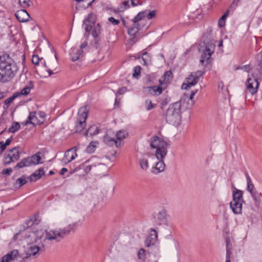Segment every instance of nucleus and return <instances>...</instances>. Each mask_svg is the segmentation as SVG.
<instances>
[{"label": "nucleus", "instance_id": "f257e3e1", "mask_svg": "<svg viewBox=\"0 0 262 262\" xmlns=\"http://www.w3.org/2000/svg\"><path fill=\"white\" fill-rule=\"evenodd\" d=\"M18 70L17 66L9 55L0 56V81L5 82L12 79Z\"/></svg>", "mask_w": 262, "mask_h": 262}, {"label": "nucleus", "instance_id": "f03ea898", "mask_svg": "<svg viewBox=\"0 0 262 262\" xmlns=\"http://www.w3.org/2000/svg\"><path fill=\"white\" fill-rule=\"evenodd\" d=\"M150 146L157 149L156 156L158 160H161L157 163L154 168V169L157 170L156 173L163 171L165 168V164L162 160L167 153V143L162 139L155 137L150 142ZM153 172H155L154 170Z\"/></svg>", "mask_w": 262, "mask_h": 262}, {"label": "nucleus", "instance_id": "7ed1b4c3", "mask_svg": "<svg viewBox=\"0 0 262 262\" xmlns=\"http://www.w3.org/2000/svg\"><path fill=\"white\" fill-rule=\"evenodd\" d=\"M187 96L182 97L180 100L171 104L167 110L166 119L167 122L173 125L178 124L181 120V108L182 101L187 99Z\"/></svg>", "mask_w": 262, "mask_h": 262}, {"label": "nucleus", "instance_id": "20e7f679", "mask_svg": "<svg viewBox=\"0 0 262 262\" xmlns=\"http://www.w3.org/2000/svg\"><path fill=\"white\" fill-rule=\"evenodd\" d=\"M96 16L93 13H90L86 18L83 20V27L85 30V36L89 35L92 30V35L93 37H97L101 32L99 24H95Z\"/></svg>", "mask_w": 262, "mask_h": 262}, {"label": "nucleus", "instance_id": "39448f33", "mask_svg": "<svg viewBox=\"0 0 262 262\" xmlns=\"http://www.w3.org/2000/svg\"><path fill=\"white\" fill-rule=\"evenodd\" d=\"M205 47H201L199 50L202 51L200 62L203 66H206L210 62V57L215 49L214 41H211L206 43L204 42Z\"/></svg>", "mask_w": 262, "mask_h": 262}, {"label": "nucleus", "instance_id": "423d86ee", "mask_svg": "<svg viewBox=\"0 0 262 262\" xmlns=\"http://www.w3.org/2000/svg\"><path fill=\"white\" fill-rule=\"evenodd\" d=\"M20 157V148L15 147L8 150L4 155L3 164L5 166L10 164L17 161Z\"/></svg>", "mask_w": 262, "mask_h": 262}, {"label": "nucleus", "instance_id": "0eeeda50", "mask_svg": "<svg viewBox=\"0 0 262 262\" xmlns=\"http://www.w3.org/2000/svg\"><path fill=\"white\" fill-rule=\"evenodd\" d=\"M204 72L202 71H198L195 72L191 73L185 79V82L182 85V89L187 90L192 86L195 85L200 77L202 76Z\"/></svg>", "mask_w": 262, "mask_h": 262}, {"label": "nucleus", "instance_id": "6e6552de", "mask_svg": "<svg viewBox=\"0 0 262 262\" xmlns=\"http://www.w3.org/2000/svg\"><path fill=\"white\" fill-rule=\"evenodd\" d=\"M78 124L76 126L77 133L81 132L85 127V120L88 117V110L86 106L80 108L78 111Z\"/></svg>", "mask_w": 262, "mask_h": 262}, {"label": "nucleus", "instance_id": "1a4fd4ad", "mask_svg": "<svg viewBox=\"0 0 262 262\" xmlns=\"http://www.w3.org/2000/svg\"><path fill=\"white\" fill-rule=\"evenodd\" d=\"M45 234L42 230L28 231L26 233L24 236V241L28 244H33L41 239Z\"/></svg>", "mask_w": 262, "mask_h": 262}, {"label": "nucleus", "instance_id": "9d476101", "mask_svg": "<svg viewBox=\"0 0 262 262\" xmlns=\"http://www.w3.org/2000/svg\"><path fill=\"white\" fill-rule=\"evenodd\" d=\"M40 247L38 245L33 244H28L25 249V256L22 255L21 259L28 258L31 256H35L39 253Z\"/></svg>", "mask_w": 262, "mask_h": 262}, {"label": "nucleus", "instance_id": "9b49d317", "mask_svg": "<svg viewBox=\"0 0 262 262\" xmlns=\"http://www.w3.org/2000/svg\"><path fill=\"white\" fill-rule=\"evenodd\" d=\"M64 236L61 230V229L59 230H50L49 231L46 232L45 239H48L49 241L56 240V241H59L61 239L63 238Z\"/></svg>", "mask_w": 262, "mask_h": 262}, {"label": "nucleus", "instance_id": "f8f14e48", "mask_svg": "<svg viewBox=\"0 0 262 262\" xmlns=\"http://www.w3.org/2000/svg\"><path fill=\"white\" fill-rule=\"evenodd\" d=\"M21 256L19 254L18 250H13L3 256L1 262H12L15 260L21 261Z\"/></svg>", "mask_w": 262, "mask_h": 262}, {"label": "nucleus", "instance_id": "ddd939ff", "mask_svg": "<svg viewBox=\"0 0 262 262\" xmlns=\"http://www.w3.org/2000/svg\"><path fill=\"white\" fill-rule=\"evenodd\" d=\"M259 83L257 80L249 78L246 83L247 90L252 95L257 93Z\"/></svg>", "mask_w": 262, "mask_h": 262}, {"label": "nucleus", "instance_id": "4468645a", "mask_svg": "<svg viewBox=\"0 0 262 262\" xmlns=\"http://www.w3.org/2000/svg\"><path fill=\"white\" fill-rule=\"evenodd\" d=\"M77 147L68 150L64 154V156L62 159V162L65 164H68L69 162L75 159L77 156L76 154Z\"/></svg>", "mask_w": 262, "mask_h": 262}, {"label": "nucleus", "instance_id": "2eb2a0df", "mask_svg": "<svg viewBox=\"0 0 262 262\" xmlns=\"http://www.w3.org/2000/svg\"><path fill=\"white\" fill-rule=\"evenodd\" d=\"M52 59H48L47 62L43 61V65L47 68V71L51 76L53 74V71H54L57 68V60L56 55L54 56Z\"/></svg>", "mask_w": 262, "mask_h": 262}, {"label": "nucleus", "instance_id": "dca6fc26", "mask_svg": "<svg viewBox=\"0 0 262 262\" xmlns=\"http://www.w3.org/2000/svg\"><path fill=\"white\" fill-rule=\"evenodd\" d=\"M15 15L18 20L22 23L28 21L31 18L27 11L24 9L18 10Z\"/></svg>", "mask_w": 262, "mask_h": 262}, {"label": "nucleus", "instance_id": "f3484780", "mask_svg": "<svg viewBox=\"0 0 262 262\" xmlns=\"http://www.w3.org/2000/svg\"><path fill=\"white\" fill-rule=\"evenodd\" d=\"M104 142L110 146H113L115 145L116 147H119L121 145V142L119 141H117V139L115 138L111 137L107 134L103 137Z\"/></svg>", "mask_w": 262, "mask_h": 262}, {"label": "nucleus", "instance_id": "a211bd4d", "mask_svg": "<svg viewBox=\"0 0 262 262\" xmlns=\"http://www.w3.org/2000/svg\"><path fill=\"white\" fill-rule=\"evenodd\" d=\"M157 232L155 230L151 229L149 235L145 241V246L148 247L151 245H154L157 239Z\"/></svg>", "mask_w": 262, "mask_h": 262}, {"label": "nucleus", "instance_id": "6ab92c4d", "mask_svg": "<svg viewBox=\"0 0 262 262\" xmlns=\"http://www.w3.org/2000/svg\"><path fill=\"white\" fill-rule=\"evenodd\" d=\"M244 202L231 201L230 203V207L235 214H239L242 213V206Z\"/></svg>", "mask_w": 262, "mask_h": 262}, {"label": "nucleus", "instance_id": "aec40b11", "mask_svg": "<svg viewBox=\"0 0 262 262\" xmlns=\"http://www.w3.org/2000/svg\"><path fill=\"white\" fill-rule=\"evenodd\" d=\"M167 212L166 210L163 209L160 211L156 215V221L161 225L165 224L167 222Z\"/></svg>", "mask_w": 262, "mask_h": 262}, {"label": "nucleus", "instance_id": "412c9836", "mask_svg": "<svg viewBox=\"0 0 262 262\" xmlns=\"http://www.w3.org/2000/svg\"><path fill=\"white\" fill-rule=\"evenodd\" d=\"M243 191L234 188L232 191L233 200L234 202H245L243 199Z\"/></svg>", "mask_w": 262, "mask_h": 262}, {"label": "nucleus", "instance_id": "4be33fe9", "mask_svg": "<svg viewBox=\"0 0 262 262\" xmlns=\"http://www.w3.org/2000/svg\"><path fill=\"white\" fill-rule=\"evenodd\" d=\"M43 120H38L35 112H31L30 113L28 120L25 122V125H27L28 124H41Z\"/></svg>", "mask_w": 262, "mask_h": 262}, {"label": "nucleus", "instance_id": "5701e85b", "mask_svg": "<svg viewBox=\"0 0 262 262\" xmlns=\"http://www.w3.org/2000/svg\"><path fill=\"white\" fill-rule=\"evenodd\" d=\"M70 55L71 57V60L73 61H75L80 59L82 56V51L81 50L72 48L71 49Z\"/></svg>", "mask_w": 262, "mask_h": 262}, {"label": "nucleus", "instance_id": "b1692460", "mask_svg": "<svg viewBox=\"0 0 262 262\" xmlns=\"http://www.w3.org/2000/svg\"><path fill=\"white\" fill-rule=\"evenodd\" d=\"M32 165V161H31L30 157L23 159L20 162L18 163L14 168H21L24 167L30 166Z\"/></svg>", "mask_w": 262, "mask_h": 262}, {"label": "nucleus", "instance_id": "393cba45", "mask_svg": "<svg viewBox=\"0 0 262 262\" xmlns=\"http://www.w3.org/2000/svg\"><path fill=\"white\" fill-rule=\"evenodd\" d=\"M250 194L254 201L256 206H259L261 203V193H259L258 191H255L250 193Z\"/></svg>", "mask_w": 262, "mask_h": 262}, {"label": "nucleus", "instance_id": "a878e982", "mask_svg": "<svg viewBox=\"0 0 262 262\" xmlns=\"http://www.w3.org/2000/svg\"><path fill=\"white\" fill-rule=\"evenodd\" d=\"M45 172L43 169L39 168L38 170L35 171L32 173L29 178L30 181H35L37 180L40 179L42 176L44 175Z\"/></svg>", "mask_w": 262, "mask_h": 262}, {"label": "nucleus", "instance_id": "bb28decb", "mask_svg": "<svg viewBox=\"0 0 262 262\" xmlns=\"http://www.w3.org/2000/svg\"><path fill=\"white\" fill-rule=\"evenodd\" d=\"M164 89V88L162 87V85H161L157 86H154L148 88V91L149 92L153 95H159L161 94L163 91V90Z\"/></svg>", "mask_w": 262, "mask_h": 262}, {"label": "nucleus", "instance_id": "cd10ccee", "mask_svg": "<svg viewBox=\"0 0 262 262\" xmlns=\"http://www.w3.org/2000/svg\"><path fill=\"white\" fill-rule=\"evenodd\" d=\"M77 223L75 222L69 224L68 226L63 228V229H61L63 236H64L69 234L72 231L74 230V228L77 227Z\"/></svg>", "mask_w": 262, "mask_h": 262}, {"label": "nucleus", "instance_id": "c85d7f7f", "mask_svg": "<svg viewBox=\"0 0 262 262\" xmlns=\"http://www.w3.org/2000/svg\"><path fill=\"white\" fill-rule=\"evenodd\" d=\"M172 72L170 71H167L162 78L159 80L160 84L163 85V84L167 83L172 78Z\"/></svg>", "mask_w": 262, "mask_h": 262}, {"label": "nucleus", "instance_id": "c756f323", "mask_svg": "<svg viewBox=\"0 0 262 262\" xmlns=\"http://www.w3.org/2000/svg\"><path fill=\"white\" fill-rule=\"evenodd\" d=\"M138 31V27L137 24H134L133 27L129 28L128 30V34L133 36H134L135 34ZM130 41L132 42V44L133 45L136 42V40H135L134 37H133L130 39Z\"/></svg>", "mask_w": 262, "mask_h": 262}, {"label": "nucleus", "instance_id": "7c9ffc66", "mask_svg": "<svg viewBox=\"0 0 262 262\" xmlns=\"http://www.w3.org/2000/svg\"><path fill=\"white\" fill-rule=\"evenodd\" d=\"M246 176L247 184V190L250 192V193L256 191L254 184L252 182L250 176L248 174H246Z\"/></svg>", "mask_w": 262, "mask_h": 262}, {"label": "nucleus", "instance_id": "2f4dec72", "mask_svg": "<svg viewBox=\"0 0 262 262\" xmlns=\"http://www.w3.org/2000/svg\"><path fill=\"white\" fill-rule=\"evenodd\" d=\"M99 133V130L97 126L95 125H93L89 127L87 132L85 133V136L88 137L89 135L91 136L96 135Z\"/></svg>", "mask_w": 262, "mask_h": 262}, {"label": "nucleus", "instance_id": "473e14b6", "mask_svg": "<svg viewBox=\"0 0 262 262\" xmlns=\"http://www.w3.org/2000/svg\"><path fill=\"white\" fill-rule=\"evenodd\" d=\"M33 88V82L29 81L28 85L24 87L20 92V94L23 95H27L30 92L31 90Z\"/></svg>", "mask_w": 262, "mask_h": 262}, {"label": "nucleus", "instance_id": "72a5a7b5", "mask_svg": "<svg viewBox=\"0 0 262 262\" xmlns=\"http://www.w3.org/2000/svg\"><path fill=\"white\" fill-rule=\"evenodd\" d=\"M128 136V133L124 130L118 131L116 135L117 141L121 142V140L125 139Z\"/></svg>", "mask_w": 262, "mask_h": 262}, {"label": "nucleus", "instance_id": "f704fd0d", "mask_svg": "<svg viewBox=\"0 0 262 262\" xmlns=\"http://www.w3.org/2000/svg\"><path fill=\"white\" fill-rule=\"evenodd\" d=\"M142 59L143 61V64L145 66H148L151 63V57L146 52L143 53Z\"/></svg>", "mask_w": 262, "mask_h": 262}, {"label": "nucleus", "instance_id": "c9c22d12", "mask_svg": "<svg viewBox=\"0 0 262 262\" xmlns=\"http://www.w3.org/2000/svg\"><path fill=\"white\" fill-rule=\"evenodd\" d=\"M140 165L141 168L143 170H145L148 168V159L145 156H143L140 159Z\"/></svg>", "mask_w": 262, "mask_h": 262}, {"label": "nucleus", "instance_id": "e433bc0d", "mask_svg": "<svg viewBox=\"0 0 262 262\" xmlns=\"http://www.w3.org/2000/svg\"><path fill=\"white\" fill-rule=\"evenodd\" d=\"M146 14H147V10L140 12L133 19V22L134 24H137L139 20H141L143 18L145 17Z\"/></svg>", "mask_w": 262, "mask_h": 262}, {"label": "nucleus", "instance_id": "4c0bfd02", "mask_svg": "<svg viewBox=\"0 0 262 262\" xmlns=\"http://www.w3.org/2000/svg\"><path fill=\"white\" fill-rule=\"evenodd\" d=\"M20 124L17 122H14L12 123L11 126L8 129L9 133H14L20 128Z\"/></svg>", "mask_w": 262, "mask_h": 262}, {"label": "nucleus", "instance_id": "58836bf2", "mask_svg": "<svg viewBox=\"0 0 262 262\" xmlns=\"http://www.w3.org/2000/svg\"><path fill=\"white\" fill-rule=\"evenodd\" d=\"M43 61L45 60L42 58H39L37 55H33L32 58V61L35 65H38L39 62L42 63L43 64Z\"/></svg>", "mask_w": 262, "mask_h": 262}, {"label": "nucleus", "instance_id": "ea45409f", "mask_svg": "<svg viewBox=\"0 0 262 262\" xmlns=\"http://www.w3.org/2000/svg\"><path fill=\"white\" fill-rule=\"evenodd\" d=\"M96 142H92L90 143L89 145L86 147V151L89 153H92L95 151Z\"/></svg>", "mask_w": 262, "mask_h": 262}, {"label": "nucleus", "instance_id": "a19ab883", "mask_svg": "<svg viewBox=\"0 0 262 262\" xmlns=\"http://www.w3.org/2000/svg\"><path fill=\"white\" fill-rule=\"evenodd\" d=\"M31 161H32V164H38L39 163V161L41 159L40 156L37 155H33L30 157Z\"/></svg>", "mask_w": 262, "mask_h": 262}, {"label": "nucleus", "instance_id": "79ce46f5", "mask_svg": "<svg viewBox=\"0 0 262 262\" xmlns=\"http://www.w3.org/2000/svg\"><path fill=\"white\" fill-rule=\"evenodd\" d=\"M19 4L24 8H27L30 6V0H18Z\"/></svg>", "mask_w": 262, "mask_h": 262}, {"label": "nucleus", "instance_id": "37998d69", "mask_svg": "<svg viewBox=\"0 0 262 262\" xmlns=\"http://www.w3.org/2000/svg\"><path fill=\"white\" fill-rule=\"evenodd\" d=\"M157 12L156 10H152L151 11H148L147 10V14H146V16L147 18L148 19H151L155 17L156 15Z\"/></svg>", "mask_w": 262, "mask_h": 262}, {"label": "nucleus", "instance_id": "c03bdc74", "mask_svg": "<svg viewBox=\"0 0 262 262\" xmlns=\"http://www.w3.org/2000/svg\"><path fill=\"white\" fill-rule=\"evenodd\" d=\"M145 250L144 249H140L138 252V258L144 260L145 258Z\"/></svg>", "mask_w": 262, "mask_h": 262}, {"label": "nucleus", "instance_id": "a18cd8bd", "mask_svg": "<svg viewBox=\"0 0 262 262\" xmlns=\"http://www.w3.org/2000/svg\"><path fill=\"white\" fill-rule=\"evenodd\" d=\"M141 69V68L139 66L135 67L134 68V73L133 74V77H137L138 76H139L140 73Z\"/></svg>", "mask_w": 262, "mask_h": 262}, {"label": "nucleus", "instance_id": "49530a36", "mask_svg": "<svg viewBox=\"0 0 262 262\" xmlns=\"http://www.w3.org/2000/svg\"><path fill=\"white\" fill-rule=\"evenodd\" d=\"M198 90L192 91L191 92L190 95L189 96L188 95L185 94L182 97H184L185 96H187L188 97L187 99H185V100L182 101V103H184L186 100H190L192 101V100L193 99L194 96L195 95V94L197 93Z\"/></svg>", "mask_w": 262, "mask_h": 262}, {"label": "nucleus", "instance_id": "de8ad7c7", "mask_svg": "<svg viewBox=\"0 0 262 262\" xmlns=\"http://www.w3.org/2000/svg\"><path fill=\"white\" fill-rule=\"evenodd\" d=\"M145 104H146V110L148 111L154 108L156 106V104H153L152 103L151 101L149 100H147L145 101Z\"/></svg>", "mask_w": 262, "mask_h": 262}, {"label": "nucleus", "instance_id": "09e8293b", "mask_svg": "<svg viewBox=\"0 0 262 262\" xmlns=\"http://www.w3.org/2000/svg\"><path fill=\"white\" fill-rule=\"evenodd\" d=\"M27 182V181L25 177H21L16 180V183L19 184V187H20L23 186V185L25 184Z\"/></svg>", "mask_w": 262, "mask_h": 262}, {"label": "nucleus", "instance_id": "8fccbe9b", "mask_svg": "<svg viewBox=\"0 0 262 262\" xmlns=\"http://www.w3.org/2000/svg\"><path fill=\"white\" fill-rule=\"evenodd\" d=\"M11 141H12V137H10V138L8 139L6 141L5 143H4V142H1L3 144V145H2L3 146V151H4L6 149V147L10 144Z\"/></svg>", "mask_w": 262, "mask_h": 262}, {"label": "nucleus", "instance_id": "3c124183", "mask_svg": "<svg viewBox=\"0 0 262 262\" xmlns=\"http://www.w3.org/2000/svg\"><path fill=\"white\" fill-rule=\"evenodd\" d=\"M231 255V248L226 249V260L225 262H230Z\"/></svg>", "mask_w": 262, "mask_h": 262}, {"label": "nucleus", "instance_id": "603ef678", "mask_svg": "<svg viewBox=\"0 0 262 262\" xmlns=\"http://www.w3.org/2000/svg\"><path fill=\"white\" fill-rule=\"evenodd\" d=\"M108 21L113 24L114 25H117L119 24L120 21L118 19H116L113 17H110L108 19Z\"/></svg>", "mask_w": 262, "mask_h": 262}, {"label": "nucleus", "instance_id": "864d4df0", "mask_svg": "<svg viewBox=\"0 0 262 262\" xmlns=\"http://www.w3.org/2000/svg\"><path fill=\"white\" fill-rule=\"evenodd\" d=\"M12 172V168H6L3 170L2 173L4 175H10L11 173Z\"/></svg>", "mask_w": 262, "mask_h": 262}, {"label": "nucleus", "instance_id": "5fc2aeb1", "mask_svg": "<svg viewBox=\"0 0 262 262\" xmlns=\"http://www.w3.org/2000/svg\"><path fill=\"white\" fill-rule=\"evenodd\" d=\"M240 0H234L230 5V8L232 9H235L238 5V3Z\"/></svg>", "mask_w": 262, "mask_h": 262}, {"label": "nucleus", "instance_id": "6e6d98bb", "mask_svg": "<svg viewBox=\"0 0 262 262\" xmlns=\"http://www.w3.org/2000/svg\"><path fill=\"white\" fill-rule=\"evenodd\" d=\"M238 69L244 70L245 71H246L247 72H249L251 68L250 67V66L249 65H245V66H242L241 67L239 68Z\"/></svg>", "mask_w": 262, "mask_h": 262}, {"label": "nucleus", "instance_id": "4d7b16f0", "mask_svg": "<svg viewBox=\"0 0 262 262\" xmlns=\"http://www.w3.org/2000/svg\"><path fill=\"white\" fill-rule=\"evenodd\" d=\"M15 98V96H13L12 97H9V98L7 99L5 101V104L6 105H9L12 102V101L14 100V99Z\"/></svg>", "mask_w": 262, "mask_h": 262}, {"label": "nucleus", "instance_id": "13d9d810", "mask_svg": "<svg viewBox=\"0 0 262 262\" xmlns=\"http://www.w3.org/2000/svg\"><path fill=\"white\" fill-rule=\"evenodd\" d=\"M230 242V238L229 237H226V249L231 248Z\"/></svg>", "mask_w": 262, "mask_h": 262}, {"label": "nucleus", "instance_id": "bf43d9fd", "mask_svg": "<svg viewBox=\"0 0 262 262\" xmlns=\"http://www.w3.org/2000/svg\"><path fill=\"white\" fill-rule=\"evenodd\" d=\"M218 25L220 27H223L225 25V20L220 19L219 20Z\"/></svg>", "mask_w": 262, "mask_h": 262}, {"label": "nucleus", "instance_id": "052dcab7", "mask_svg": "<svg viewBox=\"0 0 262 262\" xmlns=\"http://www.w3.org/2000/svg\"><path fill=\"white\" fill-rule=\"evenodd\" d=\"M131 3L133 6H138L140 5L139 0H130Z\"/></svg>", "mask_w": 262, "mask_h": 262}, {"label": "nucleus", "instance_id": "680f3d73", "mask_svg": "<svg viewBox=\"0 0 262 262\" xmlns=\"http://www.w3.org/2000/svg\"><path fill=\"white\" fill-rule=\"evenodd\" d=\"M95 1V0H86V1H83V2H86L87 3V6L86 7H89V6H91L93 3Z\"/></svg>", "mask_w": 262, "mask_h": 262}, {"label": "nucleus", "instance_id": "e2e57ef3", "mask_svg": "<svg viewBox=\"0 0 262 262\" xmlns=\"http://www.w3.org/2000/svg\"><path fill=\"white\" fill-rule=\"evenodd\" d=\"M37 115L42 119L45 117L46 116L45 113L42 112H38Z\"/></svg>", "mask_w": 262, "mask_h": 262}, {"label": "nucleus", "instance_id": "0e129e2a", "mask_svg": "<svg viewBox=\"0 0 262 262\" xmlns=\"http://www.w3.org/2000/svg\"><path fill=\"white\" fill-rule=\"evenodd\" d=\"M88 45V42L86 41H84L80 45L81 50L84 48H85Z\"/></svg>", "mask_w": 262, "mask_h": 262}, {"label": "nucleus", "instance_id": "69168bd1", "mask_svg": "<svg viewBox=\"0 0 262 262\" xmlns=\"http://www.w3.org/2000/svg\"><path fill=\"white\" fill-rule=\"evenodd\" d=\"M126 91V89L125 88H123L121 89H120L118 91V93L119 94H122L123 93H124L125 91Z\"/></svg>", "mask_w": 262, "mask_h": 262}, {"label": "nucleus", "instance_id": "338daca9", "mask_svg": "<svg viewBox=\"0 0 262 262\" xmlns=\"http://www.w3.org/2000/svg\"><path fill=\"white\" fill-rule=\"evenodd\" d=\"M68 171L67 168H62L60 172V174L61 175L64 174L66 172Z\"/></svg>", "mask_w": 262, "mask_h": 262}, {"label": "nucleus", "instance_id": "774afa93", "mask_svg": "<svg viewBox=\"0 0 262 262\" xmlns=\"http://www.w3.org/2000/svg\"><path fill=\"white\" fill-rule=\"evenodd\" d=\"M123 4L125 8L128 7H129V1H125L123 2Z\"/></svg>", "mask_w": 262, "mask_h": 262}]
</instances>
